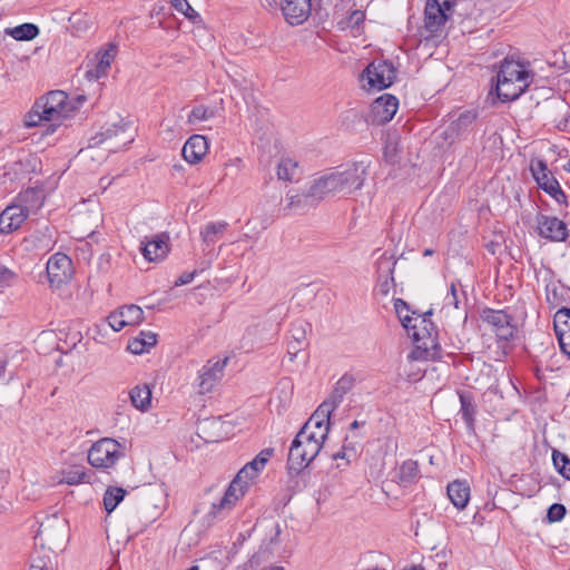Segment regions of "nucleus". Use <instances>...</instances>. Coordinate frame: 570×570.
<instances>
[{"mask_svg":"<svg viewBox=\"0 0 570 570\" xmlns=\"http://www.w3.org/2000/svg\"><path fill=\"white\" fill-rule=\"evenodd\" d=\"M368 163L364 160L352 163L315 179L309 187V196L321 202L328 195L347 196L363 187L367 176Z\"/></svg>","mask_w":570,"mask_h":570,"instance_id":"f257e3e1","label":"nucleus"},{"mask_svg":"<svg viewBox=\"0 0 570 570\" xmlns=\"http://www.w3.org/2000/svg\"><path fill=\"white\" fill-rule=\"evenodd\" d=\"M455 16L461 19L460 23H464L469 17L463 0H426L424 28L429 37H438L445 23Z\"/></svg>","mask_w":570,"mask_h":570,"instance_id":"f03ea898","label":"nucleus"},{"mask_svg":"<svg viewBox=\"0 0 570 570\" xmlns=\"http://www.w3.org/2000/svg\"><path fill=\"white\" fill-rule=\"evenodd\" d=\"M72 108L68 102V95L62 90H53L36 100L28 114L26 125L35 127L41 121H58L69 116Z\"/></svg>","mask_w":570,"mask_h":570,"instance_id":"7ed1b4c3","label":"nucleus"},{"mask_svg":"<svg viewBox=\"0 0 570 570\" xmlns=\"http://www.w3.org/2000/svg\"><path fill=\"white\" fill-rule=\"evenodd\" d=\"M323 444L313 434H307V428L301 429L292 441L288 452L287 469L289 474L298 475L303 472L318 455Z\"/></svg>","mask_w":570,"mask_h":570,"instance_id":"20e7f679","label":"nucleus"},{"mask_svg":"<svg viewBox=\"0 0 570 570\" xmlns=\"http://www.w3.org/2000/svg\"><path fill=\"white\" fill-rule=\"evenodd\" d=\"M396 79V69L393 62L375 59L361 73V80H366L368 90H383L393 85Z\"/></svg>","mask_w":570,"mask_h":570,"instance_id":"39448f33","label":"nucleus"},{"mask_svg":"<svg viewBox=\"0 0 570 570\" xmlns=\"http://www.w3.org/2000/svg\"><path fill=\"white\" fill-rule=\"evenodd\" d=\"M247 490V483L240 481V476L235 478L226 489L224 495L218 502L212 503L210 510L206 514L208 524H212L215 520L225 518L236 502L244 497Z\"/></svg>","mask_w":570,"mask_h":570,"instance_id":"423d86ee","label":"nucleus"},{"mask_svg":"<svg viewBox=\"0 0 570 570\" xmlns=\"http://www.w3.org/2000/svg\"><path fill=\"white\" fill-rule=\"evenodd\" d=\"M121 456H124L122 445L110 438L97 441L88 451V462L95 468H110Z\"/></svg>","mask_w":570,"mask_h":570,"instance_id":"0eeeda50","label":"nucleus"},{"mask_svg":"<svg viewBox=\"0 0 570 570\" xmlns=\"http://www.w3.org/2000/svg\"><path fill=\"white\" fill-rule=\"evenodd\" d=\"M524 348L534 364L537 372L556 352L552 337L543 332H537L530 335Z\"/></svg>","mask_w":570,"mask_h":570,"instance_id":"6e6552de","label":"nucleus"},{"mask_svg":"<svg viewBox=\"0 0 570 570\" xmlns=\"http://www.w3.org/2000/svg\"><path fill=\"white\" fill-rule=\"evenodd\" d=\"M481 320L492 327L498 340L510 342L517 330L513 316L503 309L485 307L481 311Z\"/></svg>","mask_w":570,"mask_h":570,"instance_id":"1a4fd4ad","label":"nucleus"},{"mask_svg":"<svg viewBox=\"0 0 570 570\" xmlns=\"http://www.w3.org/2000/svg\"><path fill=\"white\" fill-rule=\"evenodd\" d=\"M72 261L63 253L53 254L47 262L46 274L51 288H60L72 277Z\"/></svg>","mask_w":570,"mask_h":570,"instance_id":"9d476101","label":"nucleus"},{"mask_svg":"<svg viewBox=\"0 0 570 570\" xmlns=\"http://www.w3.org/2000/svg\"><path fill=\"white\" fill-rule=\"evenodd\" d=\"M476 118L478 112L474 110H465L461 112L458 118L453 119L444 129V139L449 140L450 144L456 140L466 139V137L473 131Z\"/></svg>","mask_w":570,"mask_h":570,"instance_id":"9b49d317","label":"nucleus"},{"mask_svg":"<svg viewBox=\"0 0 570 570\" xmlns=\"http://www.w3.org/2000/svg\"><path fill=\"white\" fill-rule=\"evenodd\" d=\"M333 411L327 403H321L301 429L307 428V434H313L316 440L324 443L330 432V417Z\"/></svg>","mask_w":570,"mask_h":570,"instance_id":"f8f14e48","label":"nucleus"},{"mask_svg":"<svg viewBox=\"0 0 570 570\" xmlns=\"http://www.w3.org/2000/svg\"><path fill=\"white\" fill-rule=\"evenodd\" d=\"M399 108V100L391 94H384L371 105L370 121L372 125H384L392 120Z\"/></svg>","mask_w":570,"mask_h":570,"instance_id":"ddd939ff","label":"nucleus"},{"mask_svg":"<svg viewBox=\"0 0 570 570\" xmlns=\"http://www.w3.org/2000/svg\"><path fill=\"white\" fill-rule=\"evenodd\" d=\"M537 233L550 242H564L568 237L566 223L554 216L537 215Z\"/></svg>","mask_w":570,"mask_h":570,"instance_id":"4468645a","label":"nucleus"},{"mask_svg":"<svg viewBox=\"0 0 570 570\" xmlns=\"http://www.w3.org/2000/svg\"><path fill=\"white\" fill-rule=\"evenodd\" d=\"M497 77L520 83H528L529 88L533 81L534 73L528 70L521 61L514 60L512 57H507L500 62Z\"/></svg>","mask_w":570,"mask_h":570,"instance_id":"2eb2a0df","label":"nucleus"},{"mask_svg":"<svg viewBox=\"0 0 570 570\" xmlns=\"http://www.w3.org/2000/svg\"><path fill=\"white\" fill-rule=\"evenodd\" d=\"M169 236L167 233H160L150 239L145 237L141 240L140 250L148 262L163 261L169 253Z\"/></svg>","mask_w":570,"mask_h":570,"instance_id":"dca6fc26","label":"nucleus"},{"mask_svg":"<svg viewBox=\"0 0 570 570\" xmlns=\"http://www.w3.org/2000/svg\"><path fill=\"white\" fill-rule=\"evenodd\" d=\"M281 10L289 24L297 26L307 20L312 2L311 0H281Z\"/></svg>","mask_w":570,"mask_h":570,"instance_id":"f3484780","label":"nucleus"},{"mask_svg":"<svg viewBox=\"0 0 570 570\" xmlns=\"http://www.w3.org/2000/svg\"><path fill=\"white\" fill-rule=\"evenodd\" d=\"M226 363L227 358L217 360L214 363L208 361V363L202 368L197 379L198 392L200 394L212 391L214 385L220 380Z\"/></svg>","mask_w":570,"mask_h":570,"instance_id":"a211bd4d","label":"nucleus"},{"mask_svg":"<svg viewBox=\"0 0 570 570\" xmlns=\"http://www.w3.org/2000/svg\"><path fill=\"white\" fill-rule=\"evenodd\" d=\"M28 217V210L21 205H10L0 214V233L9 234L18 229Z\"/></svg>","mask_w":570,"mask_h":570,"instance_id":"6ab92c4d","label":"nucleus"},{"mask_svg":"<svg viewBox=\"0 0 570 570\" xmlns=\"http://www.w3.org/2000/svg\"><path fill=\"white\" fill-rule=\"evenodd\" d=\"M530 170L538 186L548 195L556 193L557 188L560 187L559 181L552 176L544 160L532 161Z\"/></svg>","mask_w":570,"mask_h":570,"instance_id":"aec40b11","label":"nucleus"},{"mask_svg":"<svg viewBox=\"0 0 570 570\" xmlns=\"http://www.w3.org/2000/svg\"><path fill=\"white\" fill-rule=\"evenodd\" d=\"M56 525L51 524V522L41 523L36 535V539L41 541V544H49V549L51 546H58L66 537V524L63 521H59L57 518L53 519Z\"/></svg>","mask_w":570,"mask_h":570,"instance_id":"412c9836","label":"nucleus"},{"mask_svg":"<svg viewBox=\"0 0 570 570\" xmlns=\"http://www.w3.org/2000/svg\"><path fill=\"white\" fill-rule=\"evenodd\" d=\"M527 89L528 83H520L497 77L495 86L491 89L490 94L495 92L497 98L501 102H510L517 100Z\"/></svg>","mask_w":570,"mask_h":570,"instance_id":"4be33fe9","label":"nucleus"},{"mask_svg":"<svg viewBox=\"0 0 570 570\" xmlns=\"http://www.w3.org/2000/svg\"><path fill=\"white\" fill-rule=\"evenodd\" d=\"M207 150L208 144L206 137L203 135H193L183 146L181 155L187 163L195 165L203 159Z\"/></svg>","mask_w":570,"mask_h":570,"instance_id":"5701e85b","label":"nucleus"},{"mask_svg":"<svg viewBox=\"0 0 570 570\" xmlns=\"http://www.w3.org/2000/svg\"><path fill=\"white\" fill-rule=\"evenodd\" d=\"M355 377L353 374L345 373L335 384L330 397L324 401L332 409H336L343 401L344 395L347 394L355 384Z\"/></svg>","mask_w":570,"mask_h":570,"instance_id":"b1692460","label":"nucleus"},{"mask_svg":"<svg viewBox=\"0 0 570 570\" xmlns=\"http://www.w3.org/2000/svg\"><path fill=\"white\" fill-rule=\"evenodd\" d=\"M460 400V413L469 431H474L476 405L474 396L469 391H458Z\"/></svg>","mask_w":570,"mask_h":570,"instance_id":"393cba45","label":"nucleus"},{"mask_svg":"<svg viewBox=\"0 0 570 570\" xmlns=\"http://www.w3.org/2000/svg\"><path fill=\"white\" fill-rule=\"evenodd\" d=\"M274 454L273 448L263 449L253 461L248 462L236 475V478L240 476V481H243V476L254 479L257 474L265 468L266 463Z\"/></svg>","mask_w":570,"mask_h":570,"instance_id":"a878e982","label":"nucleus"},{"mask_svg":"<svg viewBox=\"0 0 570 570\" xmlns=\"http://www.w3.org/2000/svg\"><path fill=\"white\" fill-rule=\"evenodd\" d=\"M69 28L73 36L85 37L92 32L95 22L87 12L77 11L69 17Z\"/></svg>","mask_w":570,"mask_h":570,"instance_id":"bb28decb","label":"nucleus"},{"mask_svg":"<svg viewBox=\"0 0 570 570\" xmlns=\"http://www.w3.org/2000/svg\"><path fill=\"white\" fill-rule=\"evenodd\" d=\"M448 497L458 509H464L470 499V487L465 481L455 480L448 485Z\"/></svg>","mask_w":570,"mask_h":570,"instance_id":"cd10ccee","label":"nucleus"},{"mask_svg":"<svg viewBox=\"0 0 570 570\" xmlns=\"http://www.w3.org/2000/svg\"><path fill=\"white\" fill-rule=\"evenodd\" d=\"M117 52V47L115 45H109L108 49H106L100 58L98 63L94 69H88L86 76L88 79H99L107 75V70L109 69L111 61L114 60Z\"/></svg>","mask_w":570,"mask_h":570,"instance_id":"c85d7f7f","label":"nucleus"},{"mask_svg":"<svg viewBox=\"0 0 570 570\" xmlns=\"http://www.w3.org/2000/svg\"><path fill=\"white\" fill-rule=\"evenodd\" d=\"M61 475L60 483L77 485L80 483H90V476L94 475V472L90 470L87 472L82 465H71L62 470Z\"/></svg>","mask_w":570,"mask_h":570,"instance_id":"c756f323","label":"nucleus"},{"mask_svg":"<svg viewBox=\"0 0 570 570\" xmlns=\"http://www.w3.org/2000/svg\"><path fill=\"white\" fill-rule=\"evenodd\" d=\"M394 308L404 328L412 331L411 336L414 342L421 341V335L416 331V324H412L413 318L407 314L410 311L409 304L402 298H396L394 302Z\"/></svg>","mask_w":570,"mask_h":570,"instance_id":"7c9ffc66","label":"nucleus"},{"mask_svg":"<svg viewBox=\"0 0 570 570\" xmlns=\"http://www.w3.org/2000/svg\"><path fill=\"white\" fill-rule=\"evenodd\" d=\"M40 30L37 24L26 22L13 28H6L3 33L11 36L18 41H30L39 35Z\"/></svg>","mask_w":570,"mask_h":570,"instance_id":"2f4dec72","label":"nucleus"},{"mask_svg":"<svg viewBox=\"0 0 570 570\" xmlns=\"http://www.w3.org/2000/svg\"><path fill=\"white\" fill-rule=\"evenodd\" d=\"M570 299V287L563 284H551L547 286V302L557 307L560 304Z\"/></svg>","mask_w":570,"mask_h":570,"instance_id":"473e14b6","label":"nucleus"},{"mask_svg":"<svg viewBox=\"0 0 570 570\" xmlns=\"http://www.w3.org/2000/svg\"><path fill=\"white\" fill-rule=\"evenodd\" d=\"M126 129H127L126 125H116V124H114L107 128H102L99 132H97L94 137L90 138L89 147H97L107 140L116 138L119 135L125 134Z\"/></svg>","mask_w":570,"mask_h":570,"instance_id":"72a5a7b5","label":"nucleus"},{"mask_svg":"<svg viewBox=\"0 0 570 570\" xmlns=\"http://www.w3.org/2000/svg\"><path fill=\"white\" fill-rule=\"evenodd\" d=\"M228 227L226 222H212L208 223L202 230L200 236L204 244L209 247L217 242L218 235L223 234Z\"/></svg>","mask_w":570,"mask_h":570,"instance_id":"f704fd0d","label":"nucleus"},{"mask_svg":"<svg viewBox=\"0 0 570 570\" xmlns=\"http://www.w3.org/2000/svg\"><path fill=\"white\" fill-rule=\"evenodd\" d=\"M129 397L136 409L145 411L150 405L151 391L147 385H137L129 392Z\"/></svg>","mask_w":570,"mask_h":570,"instance_id":"c9c22d12","label":"nucleus"},{"mask_svg":"<svg viewBox=\"0 0 570 570\" xmlns=\"http://www.w3.org/2000/svg\"><path fill=\"white\" fill-rule=\"evenodd\" d=\"M19 202L22 207L28 210L38 209L42 205V193L36 188H27L24 191L19 194Z\"/></svg>","mask_w":570,"mask_h":570,"instance_id":"e433bc0d","label":"nucleus"},{"mask_svg":"<svg viewBox=\"0 0 570 570\" xmlns=\"http://www.w3.org/2000/svg\"><path fill=\"white\" fill-rule=\"evenodd\" d=\"M399 479L403 485L415 482L420 476L419 464L414 460H406L399 469Z\"/></svg>","mask_w":570,"mask_h":570,"instance_id":"4c0bfd02","label":"nucleus"},{"mask_svg":"<svg viewBox=\"0 0 570 570\" xmlns=\"http://www.w3.org/2000/svg\"><path fill=\"white\" fill-rule=\"evenodd\" d=\"M127 491L120 487H108L104 494V507L106 512L111 513L124 500Z\"/></svg>","mask_w":570,"mask_h":570,"instance_id":"58836bf2","label":"nucleus"},{"mask_svg":"<svg viewBox=\"0 0 570 570\" xmlns=\"http://www.w3.org/2000/svg\"><path fill=\"white\" fill-rule=\"evenodd\" d=\"M396 265V259L394 255L386 256L384 253L376 262V273L377 281H381L383 277L391 276V282H394V269Z\"/></svg>","mask_w":570,"mask_h":570,"instance_id":"ea45409f","label":"nucleus"},{"mask_svg":"<svg viewBox=\"0 0 570 570\" xmlns=\"http://www.w3.org/2000/svg\"><path fill=\"white\" fill-rule=\"evenodd\" d=\"M298 171L297 161L291 158H283L277 165V177L281 180L293 181Z\"/></svg>","mask_w":570,"mask_h":570,"instance_id":"a19ab883","label":"nucleus"},{"mask_svg":"<svg viewBox=\"0 0 570 570\" xmlns=\"http://www.w3.org/2000/svg\"><path fill=\"white\" fill-rule=\"evenodd\" d=\"M365 20V12L361 9H350V12L346 17L342 18L337 26L340 30H345L347 28L358 29V27Z\"/></svg>","mask_w":570,"mask_h":570,"instance_id":"79ce46f5","label":"nucleus"},{"mask_svg":"<svg viewBox=\"0 0 570 570\" xmlns=\"http://www.w3.org/2000/svg\"><path fill=\"white\" fill-rule=\"evenodd\" d=\"M401 147L397 138L395 136L389 135L386 137L384 149H383V157L384 160L390 165H395L399 163V154H400Z\"/></svg>","mask_w":570,"mask_h":570,"instance_id":"37998d69","label":"nucleus"},{"mask_svg":"<svg viewBox=\"0 0 570 570\" xmlns=\"http://www.w3.org/2000/svg\"><path fill=\"white\" fill-rule=\"evenodd\" d=\"M127 325H138L144 321V311L140 306L130 304L118 308Z\"/></svg>","mask_w":570,"mask_h":570,"instance_id":"c03bdc74","label":"nucleus"},{"mask_svg":"<svg viewBox=\"0 0 570 570\" xmlns=\"http://www.w3.org/2000/svg\"><path fill=\"white\" fill-rule=\"evenodd\" d=\"M552 462L556 470L567 480H570V458L560 452L559 450H552Z\"/></svg>","mask_w":570,"mask_h":570,"instance_id":"a18cd8bd","label":"nucleus"},{"mask_svg":"<svg viewBox=\"0 0 570 570\" xmlns=\"http://www.w3.org/2000/svg\"><path fill=\"white\" fill-rule=\"evenodd\" d=\"M288 208L304 209L308 205L317 204L314 196H309V188L303 194L288 195Z\"/></svg>","mask_w":570,"mask_h":570,"instance_id":"49530a36","label":"nucleus"},{"mask_svg":"<svg viewBox=\"0 0 570 570\" xmlns=\"http://www.w3.org/2000/svg\"><path fill=\"white\" fill-rule=\"evenodd\" d=\"M214 117V111L203 105L196 106L191 109L188 115L187 122L189 125H195L197 121L208 120Z\"/></svg>","mask_w":570,"mask_h":570,"instance_id":"de8ad7c7","label":"nucleus"},{"mask_svg":"<svg viewBox=\"0 0 570 570\" xmlns=\"http://www.w3.org/2000/svg\"><path fill=\"white\" fill-rule=\"evenodd\" d=\"M569 328L562 330L560 325H556V334L561 347V351L567 354L570 357V324L568 325Z\"/></svg>","mask_w":570,"mask_h":570,"instance_id":"09e8293b","label":"nucleus"},{"mask_svg":"<svg viewBox=\"0 0 570 570\" xmlns=\"http://www.w3.org/2000/svg\"><path fill=\"white\" fill-rule=\"evenodd\" d=\"M567 513V509L562 503H553L548 508L547 519L549 522L561 521Z\"/></svg>","mask_w":570,"mask_h":570,"instance_id":"8fccbe9b","label":"nucleus"},{"mask_svg":"<svg viewBox=\"0 0 570 570\" xmlns=\"http://www.w3.org/2000/svg\"><path fill=\"white\" fill-rule=\"evenodd\" d=\"M17 278V273L9 269L8 267H0V293H2L7 287L11 286Z\"/></svg>","mask_w":570,"mask_h":570,"instance_id":"3c124183","label":"nucleus"},{"mask_svg":"<svg viewBox=\"0 0 570 570\" xmlns=\"http://www.w3.org/2000/svg\"><path fill=\"white\" fill-rule=\"evenodd\" d=\"M109 326L115 331L118 332L122 330L125 326H127L125 318L122 317V314L119 312V309H116L111 312L107 317Z\"/></svg>","mask_w":570,"mask_h":570,"instance_id":"603ef678","label":"nucleus"},{"mask_svg":"<svg viewBox=\"0 0 570 570\" xmlns=\"http://www.w3.org/2000/svg\"><path fill=\"white\" fill-rule=\"evenodd\" d=\"M444 302L445 305L453 306L456 309L460 308L462 302L459 296L455 283H451L450 289L444 298Z\"/></svg>","mask_w":570,"mask_h":570,"instance_id":"864d4df0","label":"nucleus"},{"mask_svg":"<svg viewBox=\"0 0 570 570\" xmlns=\"http://www.w3.org/2000/svg\"><path fill=\"white\" fill-rule=\"evenodd\" d=\"M48 557L33 558L28 570H52Z\"/></svg>","mask_w":570,"mask_h":570,"instance_id":"5fc2aeb1","label":"nucleus"},{"mask_svg":"<svg viewBox=\"0 0 570 570\" xmlns=\"http://www.w3.org/2000/svg\"><path fill=\"white\" fill-rule=\"evenodd\" d=\"M502 244H503V236L499 235V236H495L494 239L488 240L484 244V247L487 248V250L490 254L495 255L501 249Z\"/></svg>","mask_w":570,"mask_h":570,"instance_id":"6e6d98bb","label":"nucleus"},{"mask_svg":"<svg viewBox=\"0 0 570 570\" xmlns=\"http://www.w3.org/2000/svg\"><path fill=\"white\" fill-rule=\"evenodd\" d=\"M137 337L140 338V341L144 343L147 351L149 347L155 346L157 343V335L149 331L148 332L141 331Z\"/></svg>","mask_w":570,"mask_h":570,"instance_id":"4d7b16f0","label":"nucleus"},{"mask_svg":"<svg viewBox=\"0 0 570 570\" xmlns=\"http://www.w3.org/2000/svg\"><path fill=\"white\" fill-rule=\"evenodd\" d=\"M127 348L132 354H142L144 352L147 351L139 337H134L132 340H130L128 342Z\"/></svg>","mask_w":570,"mask_h":570,"instance_id":"13d9d810","label":"nucleus"},{"mask_svg":"<svg viewBox=\"0 0 570 570\" xmlns=\"http://www.w3.org/2000/svg\"><path fill=\"white\" fill-rule=\"evenodd\" d=\"M291 341H295L297 345H306L305 328L303 326L293 327Z\"/></svg>","mask_w":570,"mask_h":570,"instance_id":"bf43d9fd","label":"nucleus"},{"mask_svg":"<svg viewBox=\"0 0 570 570\" xmlns=\"http://www.w3.org/2000/svg\"><path fill=\"white\" fill-rule=\"evenodd\" d=\"M197 271L183 273L174 283L175 286H183L193 282Z\"/></svg>","mask_w":570,"mask_h":570,"instance_id":"052dcab7","label":"nucleus"},{"mask_svg":"<svg viewBox=\"0 0 570 570\" xmlns=\"http://www.w3.org/2000/svg\"><path fill=\"white\" fill-rule=\"evenodd\" d=\"M179 11L183 12L185 17L191 20L193 22H196L198 19H200L199 13L193 9V7L188 3L187 0L186 6H183Z\"/></svg>","mask_w":570,"mask_h":570,"instance_id":"680f3d73","label":"nucleus"},{"mask_svg":"<svg viewBox=\"0 0 570 570\" xmlns=\"http://www.w3.org/2000/svg\"><path fill=\"white\" fill-rule=\"evenodd\" d=\"M566 317V318H570V308L568 307H561L557 311L556 315H554V326L556 325H559L560 322H562V318ZM563 324L564 325H568V320H564L563 321Z\"/></svg>","mask_w":570,"mask_h":570,"instance_id":"e2e57ef3","label":"nucleus"},{"mask_svg":"<svg viewBox=\"0 0 570 570\" xmlns=\"http://www.w3.org/2000/svg\"><path fill=\"white\" fill-rule=\"evenodd\" d=\"M304 345H297L295 341H289L287 344V354L289 356V361H294L297 353L303 348Z\"/></svg>","mask_w":570,"mask_h":570,"instance_id":"0e129e2a","label":"nucleus"},{"mask_svg":"<svg viewBox=\"0 0 570 570\" xmlns=\"http://www.w3.org/2000/svg\"><path fill=\"white\" fill-rule=\"evenodd\" d=\"M377 282L382 295H387L391 286L394 285V282H391V276L383 277L381 281Z\"/></svg>","mask_w":570,"mask_h":570,"instance_id":"69168bd1","label":"nucleus"},{"mask_svg":"<svg viewBox=\"0 0 570 570\" xmlns=\"http://www.w3.org/2000/svg\"><path fill=\"white\" fill-rule=\"evenodd\" d=\"M432 314H433V312H432V309H430V311L425 312L423 315H419V317L415 318V321H417L420 318L421 323L425 324L424 325V331H426L429 334H430V332H429L428 326L433 328V323L429 320L430 316H432Z\"/></svg>","mask_w":570,"mask_h":570,"instance_id":"338daca9","label":"nucleus"},{"mask_svg":"<svg viewBox=\"0 0 570 570\" xmlns=\"http://www.w3.org/2000/svg\"><path fill=\"white\" fill-rule=\"evenodd\" d=\"M557 203L559 204H566L567 203V196L564 191L561 189V187L557 188L556 193H552L550 195Z\"/></svg>","mask_w":570,"mask_h":570,"instance_id":"774afa93","label":"nucleus"}]
</instances>
